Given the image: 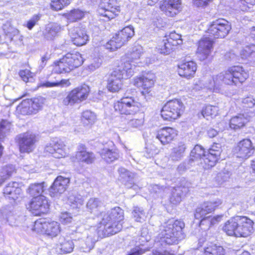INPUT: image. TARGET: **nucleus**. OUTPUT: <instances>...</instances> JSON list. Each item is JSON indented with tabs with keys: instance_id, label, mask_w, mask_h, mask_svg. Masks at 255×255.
Masks as SVG:
<instances>
[{
	"instance_id": "nucleus-1",
	"label": "nucleus",
	"mask_w": 255,
	"mask_h": 255,
	"mask_svg": "<svg viewBox=\"0 0 255 255\" xmlns=\"http://www.w3.org/2000/svg\"><path fill=\"white\" fill-rule=\"evenodd\" d=\"M141 48H136L131 54V60H125L123 59L121 65L111 73L109 80L107 88L112 92L118 91L121 89L123 79H128L134 73L135 65L133 60L139 59L141 55Z\"/></svg>"
},
{
	"instance_id": "nucleus-2",
	"label": "nucleus",
	"mask_w": 255,
	"mask_h": 255,
	"mask_svg": "<svg viewBox=\"0 0 255 255\" xmlns=\"http://www.w3.org/2000/svg\"><path fill=\"white\" fill-rule=\"evenodd\" d=\"M101 220L98 224V233L100 235L109 236L119 232L123 228L124 211L115 207L107 213H101Z\"/></svg>"
},
{
	"instance_id": "nucleus-3",
	"label": "nucleus",
	"mask_w": 255,
	"mask_h": 255,
	"mask_svg": "<svg viewBox=\"0 0 255 255\" xmlns=\"http://www.w3.org/2000/svg\"><path fill=\"white\" fill-rule=\"evenodd\" d=\"M184 227L183 221L173 219H169L164 223L159 235L161 245L162 246L164 243L167 245L177 244L184 239L185 237L183 231Z\"/></svg>"
},
{
	"instance_id": "nucleus-4",
	"label": "nucleus",
	"mask_w": 255,
	"mask_h": 255,
	"mask_svg": "<svg viewBox=\"0 0 255 255\" xmlns=\"http://www.w3.org/2000/svg\"><path fill=\"white\" fill-rule=\"evenodd\" d=\"M223 83L228 85H235V81L231 67L217 75L209 78L206 86L214 92L220 93L221 91Z\"/></svg>"
},
{
	"instance_id": "nucleus-5",
	"label": "nucleus",
	"mask_w": 255,
	"mask_h": 255,
	"mask_svg": "<svg viewBox=\"0 0 255 255\" xmlns=\"http://www.w3.org/2000/svg\"><path fill=\"white\" fill-rule=\"evenodd\" d=\"M140 104L132 97L125 96L114 104L116 112L121 115H134L140 110Z\"/></svg>"
},
{
	"instance_id": "nucleus-6",
	"label": "nucleus",
	"mask_w": 255,
	"mask_h": 255,
	"mask_svg": "<svg viewBox=\"0 0 255 255\" xmlns=\"http://www.w3.org/2000/svg\"><path fill=\"white\" fill-rule=\"evenodd\" d=\"M184 111L182 102L178 99L167 102L162 107L160 114L163 120L166 121L174 120L179 118Z\"/></svg>"
},
{
	"instance_id": "nucleus-7",
	"label": "nucleus",
	"mask_w": 255,
	"mask_h": 255,
	"mask_svg": "<svg viewBox=\"0 0 255 255\" xmlns=\"http://www.w3.org/2000/svg\"><path fill=\"white\" fill-rule=\"evenodd\" d=\"M134 33L133 27L127 26L117 33L106 44V47L111 51H115L121 47Z\"/></svg>"
},
{
	"instance_id": "nucleus-8",
	"label": "nucleus",
	"mask_w": 255,
	"mask_h": 255,
	"mask_svg": "<svg viewBox=\"0 0 255 255\" xmlns=\"http://www.w3.org/2000/svg\"><path fill=\"white\" fill-rule=\"evenodd\" d=\"M33 230L38 233L45 234L52 237L57 236L61 232L60 224L56 221H47L40 219L34 222Z\"/></svg>"
},
{
	"instance_id": "nucleus-9",
	"label": "nucleus",
	"mask_w": 255,
	"mask_h": 255,
	"mask_svg": "<svg viewBox=\"0 0 255 255\" xmlns=\"http://www.w3.org/2000/svg\"><path fill=\"white\" fill-rule=\"evenodd\" d=\"M90 92L89 87L83 84L70 91L67 97L63 100V104L65 106H73L86 100Z\"/></svg>"
},
{
	"instance_id": "nucleus-10",
	"label": "nucleus",
	"mask_w": 255,
	"mask_h": 255,
	"mask_svg": "<svg viewBox=\"0 0 255 255\" xmlns=\"http://www.w3.org/2000/svg\"><path fill=\"white\" fill-rule=\"evenodd\" d=\"M254 151L253 143L249 138H245L238 142L233 149L234 155L242 160L249 158L254 154Z\"/></svg>"
},
{
	"instance_id": "nucleus-11",
	"label": "nucleus",
	"mask_w": 255,
	"mask_h": 255,
	"mask_svg": "<svg viewBox=\"0 0 255 255\" xmlns=\"http://www.w3.org/2000/svg\"><path fill=\"white\" fill-rule=\"evenodd\" d=\"M231 29L229 22L224 19H220L213 21L208 29L207 32L215 38H224Z\"/></svg>"
},
{
	"instance_id": "nucleus-12",
	"label": "nucleus",
	"mask_w": 255,
	"mask_h": 255,
	"mask_svg": "<svg viewBox=\"0 0 255 255\" xmlns=\"http://www.w3.org/2000/svg\"><path fill=\"white\" fill-rule=\"evenodd\" d=\"M49 207L47 198L40 195L33 197L29 203V210L35 216H40L48 212Z\"/></svg>"
},
{
	"instance_id": "nucleus-13",
	"label": "nucleus",
	"mask_w": 255,
	"mask_h": 255,
	"mask_svg": "<svg viewBox=\"0 0 255 255\" xmlns=\"http://www.w3.org/2000/svg\"><path fill=\"white\" fill-rule=\"evenodd\" d=\"M155 78L154 74L148 73L137 79V84L141 87V93L146 100L152 96L151 90L154 84Z\"/></svg>"
},
{
	"instance_id": "nucleus-14",
	"label": "nucleus",
	"mask_w": 255,
	"mask_h": 255,
	"mask_svg": "<svg viewBox=\"0 0 255 255\" xmlns=\"http://www.w3.org/2000/svg\"><path fill=\"white\" fill-rule=\"evenodd\" d=\"M119 6L114 4L113 0H102L98 10V13L108 19L114 18L119 12Z\"/></svg>"
},
{
	"instance_id": "nucleus-15",
	"label": "nucleus",
	"mask_w": 255,
	"mask_h": 255,
	"mask_svg": "<svg viewBox=\"0 0 255 255\" xmlns=\"http://www.w3.org/2000/svg\"><path fill=\"white\" fill-rule=\"evenodd\" d=\"M17 140L21 152L29 153L34 149L36 139L35 135L32 133L25 132L19 134Z\"/></svg>"
},
{
	"instance_id": "nucleus-16",
	"label": "nucleus",
	"mask_w": 255,
	"mask_h": 255,
	"mask_svg": "<svg viewBox=\"0 0 255 255\" xmlns=\"http://www.w3.org/2000/svg\"><path fill=\"white\" fill-rule=\"evenodd\" d=\"M222 152L221 145L219 143H214L209 149L208 153L204 158L203 168L208 169L215 165Z\"/></svg>"
},
{
	"instance_id": "nucleus-17",
	"label": "nucleus",
	"mask_w": 255,
	"mask_h": 255,
	"mask_svg": "<svg viewBox=\"0 0 255 255\" xmlns=\"http://www.w3.org/2000/svg\"><path fill=\"white\" fill-rule=\"evenodd\" d=\"M45 151L52 155L56 158H60L66 156L65 145L60 140H54L47 144L45 147Z\"/></svg>"
},
{
	"instance_id": "nucleus-18",
	"label": "nucleus",
	"mask_w": 255,
	"mask_h": 255,
	"mask_svg": "<svg viewBox=\"0 0 255 255\" xmlns=\"http://www.w3.org/2000/svg\"><path fill=\"white\" fill-rule=\"evenodd\" d=\"M160 9L166 15L173 17L181 9V0H163L160 2Z\"/></svg>"
},
{
	"instance_id": "nucleus-19",
	"label": "nucleus",
	"mask_w": 255,
	"mask_h": 255,
	"mask_svg": "<svg viewBox=\"0 0 255 255\" xmlns=\"http://www.w3.org/2000/svg\"><path fill=\"white\" fill-rule=\"evenodd\" d=\"M70 182V179L62 176H58L49 188V193L52 197H58L66 190Z\"/></svg>"
},
{
	"instance_id": "nucleus-20",
	"label": "nucleus",
	"mask_w": 255,
	"mask_h": 255,
	"mask_svg": "<svg viewBox=\"0 0 255 255\" xmlns=\"http://www.w3.org/2000/svg\"><path fill=\"white\" fill-rule=\"evenodd\" d=\"M190 186V183L185 179H181L180 185L173 188L172 191L170 202L175 205L179 204L181 201L182 196L188 192Z\"/></svg>"
},
{
	"instance_id": "nucleus-21",
	"label": "nucleus",
	"mask_w": 255,
	"mask_h": 255,
	"mask_svg": "<svg viewBox=\"0 0 255 255\" xmlns=\"http://www.w3.org/2000/svg\"><path fill=\"white\" fill-rule=\"evenodd\" d=\"M213 47V41L209 37L201 39L198 44L197 56L201 61L206 59L211 53Z\"/></svg>"
},
{
	"instance_id": "nucleus-22",
	"label": "nucleus",
	"mask_w": 255,
	"mask_h": 255,
	"mask_svg": "<svg viewBox=\"0 0 255 255\" xmlns=\"http://www.w3.org/2000/svg\"><path fill=\"white\" fill-rule=\"evenodd\" d=\"M69 33L72 41L77 46H82L89 40V36L85 30L79 27L71 28Z\"/></svg>"
},
{
	"instance_id": "nucleus-23",
	"label": "nucleus",
	"mask_w": 255,
	"mask_h": 255,
	"mask_svg": "<svg viewBox=\"0 0 255 255\" xmlns=\"http://www.w3.org/2000/svg\"><path fill=\"white\" fill-rule=\"evenodd\" d=\"M238 237H246L254 232V222L246 216H239Z\"/></svg>"
},
{
	"instance_id": "nucleus-24",
	"label": "nucleus",
	"mask_w": 255,
	"mask_h": 255,
	"mask_svg": "<svg viewBox=\"0 0 255 255\" xmlns=\"http://www.w3.org/2000/svg\"><path fill=\"white\" fill-rule=\"evenodd\" d=\"M3 193L6 198L13 201L22 197V190L16 182L8 183L3 189Z\"/></svg>"
},
{
	"instance_id": "nucleus-25",
	"label": "nucleus",
	"mask_w": 255,
	"mask_h": 255,
	"mask_svg": "<svg viewBox=\"0 0 255 255\" xmlns=\"http://www.w3.org/2000/svg\"><path fill=\"white\" fill-rule=\"evenodd\" d=\"M177 135V131L176 129L170 127H165L157 131L156 138L162 144L165 145L171 142Z\"/></svg>"
},
{
	"instance_id": "nucleus-26",
	"label": "nucleus",
	"mask_w": 255,
	"mask_h": 255,
	"mask_svg": "<svg viewBox=\"0 0 255 255\" xmlns=\"http://www.w3.org/2000/svg\"><path fill=\"white\" fill-rule=\"evenodd\" d=\"M5 33L6 41L13 42L16 45H21L22 43V36L19 34V31L12 27H8L7 22L2 26Z\"/></svg>"
},
{
	"instance_id": "nucleus-27",
	"label": "nucleus",
	"mask_w": 255,
	"mask_h": 255,
	"mask_svg": "<svg viewBox=\"0 0 255 255\" xmlns=\"http://www.w3.org/2000/svg\"><path fill=\"white\" fill-rule=\"evenodd\" d=\"M196 69V64L190 61L180 64L178 65V73L181 77L190 79L194 76Z\"/></svg>"
},
{
	"instance_id": "nucleus-28",
	"label": "nucleus",
	"mask_w": 255,
	"mask_h": 255,
	"mask_svg": "<svg viewBox=\"0 0 255 255\" xmlns=\"http://www.w3.org/2000/svg\"><path fill=\"white\" fill-rule=\"evenodd\" d=\"M253 116V113H250V115L247 113L238 114L230 120V127L235 130L240 129L251 120Z\"/></svg>"
},
{
	"instance_id": "nucleus-29",
	"label": "nucleus",
	"mask_w": 255,
	"mask_h": 255,
	"mask_svg": "<svg viewBox=\"0 0 255 255\" xmlns=\"http://www.w3.org/2000/svg\"><path fill=\"white\" fill-rule=\"evenodd\" d=\"M206 156L204 148L199 145H196L191 151L188 164L192 166L196 162L197 164L200 163L203 167L204 158Z\"/></svg>"
},
{
	"instance_id": "nucleus-30",
	"label": "nucleus",
	"mask_w": 255,
	"mask_h": 255,
	"mask_svg": "<svg viewBox=\"0 0 255 255\" xmlns=\"http://www.w3.org/2000/svg\"><path fill=\"white\" fill-rule=\"evenodd\" d=\"M187 146L184 142H179L171 149L169 158L173 161L181 160L185 155Z\"/></svg>"
},
{
	"instance_id": "nucleus-31",
	"label": "nucleus",
	"mask_w": 255,
	"mask_h": 255,
	"mask_svg": "<svg viewBox=\"0 0 255 255\" xmlns=\"http://www.w3.org/2000/svg\"><path fill=\"white\" fill-rule=\"evenodd\" d=\"M118 173L119 174L118 179L128 188H131L134 184V178L135 175L124 167L119 168Z\"/></svg>"
},
{
	"instance_id": "nucleus-32",
	"label": "nucleus",
	"mask_w": 255,
	"mask_h": 255,
	"mask_svg": "<svg viewBox=\"0 0 255 255\" xmlns=\"http://www.w3.org/2000/svg\"><path fill=\"white\" fill-rule=\"evenodd\" d=\"M103 207V203L98 198H90L87 203V208L89 212L98 217L99 220H101V213Z\"/></svg>"
},
{
	"instance_id": "nucleus-33",
	"label": "nucleus",
	"mask_w": 255,
	"mask_h": 255,
	"mask_svg": "<svg viewBox=\"0 0 255 255\" xmlns=\"http://www.w3.org/2000/svg\"><path fill=\"white\" fill-rule=\"evenodd\" d=\"M98 226L97 229H95V227H92L90 230V234H88L87 238L85 240V247L83 246L82 248L85 249V252L87 251H89L92 249L94 247L95 243L98 240V237H106V236L100 235L98 233Z\"/></svg>"
},
{
	"instance_id": "nucleus-34",
	"label": "nucleus",
	"mask_w": 255,
	"mask_h": 255,
	"mask_svg": "<svg viewBox=\"0 0 255 255\" xmlns=\"http://www.w3.org/2000/svg\"><path fill=\"white\" fill-rule=\"evenodd\" d=\"M61 30V26L57 23H50L47 24L43 32L44 38L47 40H52Z\"/></svg>"
},
{
	"instance_id": "nucleus-35",
	"label": "nucleus",
	"mask_w": 255,
	"mask_h": 255,
	"mask_svg": "<svg viewBox=\"0 0 255 255\" xmlns=\"http://www.w3.org/2000/svg\"><path fill=\"white\" fill-rule=\"evenodd\" d=\"M239 221V216L231 218L225 224L223 228L224 231L229 236L238 237L237 231H238Z\"/></svg>"
},
{
	"instance_id": "nucleus-36",
	"label": "nucleus",
	"mask_w": 255,
	"mask_h": 255,
	"mask_svg": "<svg viewBox=\"0 0 255 255\" xmlns=\"http://www.w3.org/2000/svg\"><path fill=\"white\" fill-rule=\"evenodd\" d=\"M63 57L66 60L65 63H68L72 70L80 66L83 62V58L79 52L68 53Z\"/></svg>"
},
{
	"instance_id": "nucleus-37",
	"label": "nucleus",
	"mask_w": 255,
	"mask_h": 255,
	"mask_svg": "<svg viewBox=\"0 0 255 255\" xmlns=\"http://www.w3.org/2000/svg\"><path fill=\"white\" fill-rule=\"evenodd\" d=\"M231 70L234 76L235 85L242 83L248 78L249 75L243 68L240 66L231 67Z\"/></svg>"
},
{
	"instance_id": "nucleus-38",
	"label": "nucleus",
	"mask_w": 255,
	"mask_h": 255,
	"mask_svg": "<svg viewBox=\"0 0 255 255\" xmlns=\"http://www.w3.org/2000/svg\"><path fill=\"white\" fill-rule=\"evenodd\" d=\"M100 155L102 158L108 163H111L120 157L119 152L115 148L112 149L104 148L100 151Z\"/></svg>"
},
{
	"instance_id": "nucleus-39",
	"label": "nucleus",
	"mask_w": 255,
	"mask_h": 255,
	"mask_svg": "<svg viewBox=\"0 0 255 255\" xmlns=\"http://www.w3.org/2000/svg\"><path fill=\"white\" fill-rule=\"evenodd\" d=\"M46 186L44 182L32 183L28 186L26 192L33 197L42 195L41 194L43 192Z\"/></svg>"
},
{
	"instance_id": "nucleus-40",
	"label": "nucleus",
	"mask_w": 255,
	"mask_h": 255,
	"mask_svg": "<svg viewBox=\"0 0 255 255\" xmlns=\"http://www.w3.org/2000/svg\"><path fill=\"white\" fill-rule=\"evenodd\" d=\"M170 42V40L165 37L157 47V51L161 54H169L177 46Z\"/></svg>"
},
{
	"instance_id": "nucleus-41",
	"label": "nucleus",
	"mask_w": 255,
	"mask_h": 255,
	"mask_svg": "<svg viewBox=\"0 0 255 255\" xmlns=\"http://www.w3.org/2000/svg\"><path fill=\"white\" fill-rule=\"evenodd\" d=\"M96 120V114L90 110L85 111L82 114L81 121L84 126L91 127Z\"/></svg>"
},
{
	"instance_id": "nucleus-42",
	"label": "nucleus",
	"mask_w": 255,
	"mask_h": 255,
	"mask_svg": "<svg viewBox=\"0 0 255 255\" xmlns=\"http://www.w3.org/2000/svg\"><path fill=\"white\" fill-rule=\"evenodd\" d=\"M58 247L63 253H69L73 250V242L70 239H66L64 237H61L59 239Z\"/></svg>"
},
{
	"instance_id": "nucleus-43",
	"label": "nucleus",
	"mask_w": 255,
	"mask_h": 255,
	"mask_svg": "<svg viewBox=\"0 0 255 255\" xmlns=\"http://www.w3.org/2000/svg\"><path fill=\"white\" fill-rule=\"evenodd\" d=\"M212 212L213 208H212L211 206H209L206 202H205L196 208L195 217L197 219H202L204 217H206L208 214Z\"/></svg>"
},
{
	"instance_id": "nucleus-44",
	"label": "nucleus",
	"mask_w": 255,
	"mask_h": 255,
	"mask_svg": "<svg viewBox=\"0 0 255 255\" xmlns=\"http://www.w3.org/2000/svg\"><path fill=\"white\" fill-rule=\"evenodd\" d=\"M76 157L79 161L87 164L92 163L95 159V156L93 153L84 150L78 152L76 153Z\"/></svg>"
},
{
	"instance_id": "nucleus-45",
	"label": "nucleus",
	"mask_w": 255,
	"mask_h": 255,
	"mask_svg": "<svg viewBox=\"0 0 255 255\" xmlns=\"http://www.w3.org/2000/svg\"><path fill=\"white\" fill-rule=\"evenodd\" d=\"M27 100L34 114L36 113L42 109L45 102V99L40 96Z\"/></svg>"
},
{
	"instance_id": "nucleus-46",
	"label": "nucleus",
	"mask_w": 255,
	"mask_h": 255,
	"mask_svg": "<svg viewBox=\"0 0 255 255\" xmlns=\"http://www.w3.org/2000/svg\"><path fill=\"white\" fill-rule=\"evenodd\" d=\"M65 59L63 57L55 63V70L57 73H69L72 70L71 67L69 66V64L67 62L65 63Z\"/></svg>"
},
{
	"instance_id": "nucleus-47",
	"label": "nucleus",
	"mask_w": 255,
	"mask_h": 255,
	"mask_svg": "<svg viewBox=\"0 0 255 255\" xmlns=\"http://www.w3.org/2000/svg\"><path fill=\"white\" fill-rule=\"evenodd\" d=\"M218 109L217 107L211 105L205 106L202 111V115L207 120L215 118L218 114Z\"/></svg>"
},
{
	"instance_id": "nucleus-48",
	"label": "nucleus",
	"mask_w": 255,
	"mask_h": 255,
	"mask_svg": "<svg viewBox=\"0 0 255 255\" xmlns=\"http://www.w3.org/2000/svg\"><path fill=\"white\" fill-rule=\"evenodd\" d=\"M225 251L221 246L213 245L206 247L204 250L203 255H224Z\"/></svg>"
},
{
	"instance_id": "nucleus-49",
	"label": "nucleus",
	"mask_w": 255,
	"mask_h": 255,
	"mask_svg": "<svg viewBox=\"0 0 255 255\" xmlns=\"http://www.w3.org/2000/svg\"><path fill=\"white\" fill-rule=\"evenodd\" d=\"M18 113L27 115L34 114L28 100H23L16 108Z\"/></svg>"
},
{
	"instance_id": "nucleus-50",
	"label": "nucleus",
	"mask_w": 255,
	"mask_h": 255,
	"mask_svg": "<svg viewBox=\"0 0 255 255\" xmlns=\"http://www.w3.org/2000/svg\"><path fill=\"white\" fill-rule=\"evenodd\" d=\"M240 56L243 59H248L255 57V45L251 44L245 46L241 50Z\"/></svg>"
},
{
	"instance_id": "nucleus-51",
	"label": "nucleus",
	"mask_w": 255,
	"mask_h": 255,
	"mask_svg": "<svg viewBox=\"0 0 255 255\" xmlns=\"http://www.w3.org/2000/svg\"><path fill=\"white\" fill-rule=\"evenodd\" d=\"M66 16L69 22H73L81 19L84 16V13L80 9H75L67 13Z\"/></svg>"
},
{
	"instance_id": "nucleus-52",
	"label": "nucleus",
	"mask_w": 255,
	"mask_h": 255,
	"mask_svg": "<svg viewBox=\"0 0 255 255\" xmlns=\"http://www.w3.org/2000/svg\"><path fill=\"white\" fill-rule=\"evenodd\" d=\"M11 123L7 121L2 120L0 123V141H2L11 128Z\"/></svg>"
},
{
	"instance_id": "nucleus-53",
	"label": "nucleus",
	"mask_w": 255,
	"mask_h": 255,
	"mask_svg": "<svg viewBox=\"0 0 255 255\" xmlns=\"http://www.w3.org/2000/svg\"><path fill=\"white\" fill-rule=\"evenodd\" d=\"M132 214L136 222H142L146 218V214L143 210L140 208L136 207L134 208Z\"/></svg>"
},
{
	"instance_id": "nucleus-54",
	"label": "nucleus",
	"mask_w": 255,
	"mask_h": 255,
	"mask_svg": "<svg viewBox=\"0 0 255 255\" xmlns=\"http://www.w3.org/2000/svg\"><path fill=\"white\" fill-rule=\"evenodd\" d=\"M71 0H51V7L52 9L58 11L62 9L65 6L69 4Z\"/></svg>"
},
{
	"instance_id": "nucleus-55",
	"label": "nucleus",
	"mask_w": 255,
	"mask_h": 255,
	"mask_svg": "<svg viewBox=\"0 0 255 255\" xmlns=\"http://www.w3.org/2000/svg\"><path fill=\"white\" fill-rule=\"evenodd\" d=\"M19 75L25 82H31L33 80L34 74L28 69L22 70L19 72Z\"/></svg>"
},
{
	"instance_id": "nucleus-56",
	"label": "nucleus",
	"mask_w": 255,
	"mask_h": 255,
	"mask_svg": "<svg viewBox=\"0 0 255 255\" xmlns=\"http://www.w3.org/2000/svg\"><path fill=\"white\" fill-rule=\"evenodd\" d=\"M143 119H133L130 120L128 122V128L130 129H138L141 127L143 124Z\"/></svg>"
},
{
	"instance_id": "nucleus-57",
	"label": "nucleus",
	"mask_w": 255,
	"mask_h": 255,
	"mask_svg": "<svg viewBox=\"0 0 255 255\" xmlns=\"http://www.w3.org/2000/svg\"><path fill=\"white\" fill-rule=\"evenodd\" d=\"M149 250V248L148 247L141 245L132 249L130 253L128 255H141Z\"/></svg>"
},
{
	"instance_id": "nucleus-58",
	"label": "nucleus",
	"mask_w": 255,
	"mask_h": 255,
	"mask_svg": "<svg viewBox=\"0 0 255 255\" xmlns=\"http://www.w3.org/2000/svg\"><path fill=\"white\" fill-rule=\"evenodd\" d=\"M173 43V45H179L182 44L181 36L175 32H171L168 36H165Z\"/></svg>"
},
{
	"instance_id": "nucleus-59",
	"label": "nucleus",
	"mask_w": 255,
	"mask_h": 255,
	"mask_svg": "<svg viewBox=\"0 0 255 255\" xmlns=\"http://www.w3.org/2000/svg\"><path fill=\"white\" fill-rule=\"evenodd\" d=\"M59 221L63 224H68L72 222L73 217L71 214L67 212H62L59 215Z\"/></svg>"
},
{
	"instance_id": "nucleus-60",
	"label": "nucleus",
	"mask_w": 255,
	"mask_h": 255,
	"mask_svg": "<svg viewBox=\"0 0 255 255\" xmlns=\"http://www.w3.org/2000/svg\"><path fill=\"white\" fill-rule=\"evenodd\" d=\"M68 199L70 203L75 205L76 207L83 204V200L80 195L76 196L72 194L69 196Z\"/></svg>"
},
{
	"instance_id": "nucleus-61",
	"label": "nucleus",
	"mask_w": 255,
	"mask_h": 255,
	"mask_svg": "<svg viewBox=\"0 0 255 255\" xmlns=\"http://www.w3.org/2000/svg\"><path fill=\"white\" fill-rule=\"evenodd\" d=\"M15 171V168L12 165H7L3 167L2 171V175H4L6 178L10 176Z\"/></svg>"
},
{
	"instance_id": "nucleus-62",
	"label": "nucleus",
	"mask_w": 255,
	"mask_h": 255,
	"mask_svg": "<svg viewBox=\"0 0 255 255\" xmlns=\"http://www.w3.org/2000/svg\"><path fill=\"white\" fill-rule=\"evenodd\" d=\"M199 225L202 229L205 231L208 230L212 226L210 216L204 217L203 219H201Z\"/></svg>"
},
{
	"instance_id": "nucleus-63",
	"label": "nucleus",
	"mask_w": 255,
	"mask_h": 255,
	"mask_svg": "<svg viewBox=\"0 0 255 255\" xmlns=\"http://www.w3.org/2000/svg\"><path fill=\"white\" fill-rule=\"evenodd\" d=\"M242 103L247 108H253L255 105V100L253 97H248L243 99Z\"/></svg>"
},
{
	"instance_id": "nucleus-64",
	"label": "nucleus",
	"mask_w": 255,
	"mask_h": 255,
	"mask_svg": "<svg viewBox=\"0 0 255 255\" xmlns=\"http://www.w3.org/2000/svg\"><path fill=\"white\" fill-rule=\"evenodd\" d=\"M40 19L38 15H33L27 22L26 27L31 30Z\"/></svg>"
}]
</instances>
